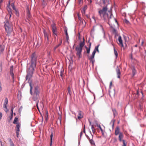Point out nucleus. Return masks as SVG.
I'll return each mask as SVG.
<instances>
[{"label": "nucleus", "mask_w": 146, "mask_h": 146, "mask_svg": "<svg viewBox=\"0 0 146 146\" xmlns=\"http://www.w3.org/2000/svg\"><path fill=\"white\" fill-rule=\"evenodd\" d=\"M95 54L94 52H92V55L88 57L89 59L90 60L91 62H92V64H94L95 62L94 59Z\"/></svg>", "instance_id": "9"}, {"label": "nucleus", "mask_w": 146, "mask_h": 146, "mask_svg": "<svg viewBox=\"0 0 146 146\" xmlns=\"http://www.w3.org/2000/svg\"><path fill=\"white\" fill-rule=\"evenodd\" d=\"M102 1L104 5L102 9H98V15L104 21H109L112 16L111 12L108 10L107 4H106L107 3L108 4L109 0H103Z\"/></svg>", "instance_id": "2"}, {"label": "nucleus", "mask_w": 146, "mask_h": 146, "mask_svg": "<svg viewBox=\"0 0 146 146\" xmlns=\"http://www.w3.org/2000/svg\"><path fill=\"white\" fill-rule=\"evenodd\" d=\"M112 85V82H110V86H109V88L110 89L111 88V86Z\"/></svg>", "instance_id": "48"}, {"label": "nucleus", "mask_w": 146, "mask_h": 146, "mask_svg": "<svg viewBox=\"0 0 146 146\" xmlns=\"http://www.w3.org/2000/svg\"><path fill=\"white\" fill-rule=\"evenodd\" d=\"M132 70L133 76L135 75L137 71L135 69V68L133 66V67L132 68Z\"/></svg>", "instance_id": "16"}, {"label": "nucleus", "mask_w": 146, "mask_h": 146, "mask_svg": "<svg viewBox=\"0 0 146 146\" xmlns=\"http://www.w3.org/2000/svg\"><path fill=\"white\" fill-rule=\"evenodd\" d=\"M143 43H144V42L143 41L142 42V43H141V45H143Z\"/></svg>", "instance_id": "62"}, {"label": "nucleus", "mask_w": 146, "mask_h": 146, "mask_svg": "<svg viewBox=\"0 0 146 146\" xmlns=\"http://www.w3.org/2000/svg\"><path fill=\"white\" fill-rule=\"evenodd\" d=\"M13 79V82H14L15 81V79H14V76H12Z\"/></svg>", "instance_id": "52"}, {"label": "nucleus", "mask_w": 146, "mask_h": 146, "mask_svg": "<svg viewBox=\"0 0 146 146\" xmlns=\"http://www.w3.org/2000/svg\"><path fill=\"white\" fill-rule=\"evenodd\" d=\"M122 142L123 144L122 146H126V143H125V141L123 139L122 140Z\"/></svg>", "instance_id": "37"}, {"label": "nucleus", "mask_w": 146, "mask_h": 146, "mask_svg": "<svg viewBox=\"0 0 146 146\" xmlns=\"http://www.w3.org/2000/svg\"><path fill=\"white\" fill-rule=\"evenodd\" d=\"M118 40L119 42V44L120 45L122 46H123L122 40L121 39V36H119L118 37Z\"/></svg>", "instance_id": "14"}, {"label": "nucleus", "mask_w": 146, "mask_h": 146, "mask_svg": "<svg viewBox=\"0 0 146 146\" xmlns=\"http://www.w3.org/2000/svg\"><path fill=\"white\" fill-rule=\"evenodd\" d=\"M15 106H12L11 108H13V109H14V108H15Z\"/></svg>", "instance_id": "63"}, {"label": "nucleus", "mask_w": 146, "mask_h": 146, "mask_svg": "<svg viewBox=\"0 0 146 146\" xmlns=\"http://www.w3.org/2000/svg\"><path fill=\"white\" fill-rule=\"evenodd\" d=\"M3 0H1L0 1V5H1L2 3V2L3 1Z\"/></svg>", "instance_id": "56"}, {"label": "nucleus", "mask_w": 146, "mask_h": 146, "mask_svg": "<svg viewBox=\"0 0 146 146\" xmlns=\"http://www.w3.org/2000/svg\"><path fill=\"white\" fill-rule=\"evenodd\" d=\"M86 7H85L81 11V12L82 13V14H85V8Z\"/></svg>", "instance_id": "33"}, {"label": "nucleus", "mask_w": 146, "mask_h": 146, "mask_svg": "<svg viewBox=\"0 0 146 146\" xmlns=\"http://www.w3.org/2000/svg\"><path fill=\"white\" fill-rule=\"evenodd\" d=\"M2 65L1 64H0V74L1 73L2 71Z\"/></svg>", "instance_id": "38"}, {"label": "nucleus", "mask_w": 146, "mask_h": 146, "mask_svg": "<svg viewBox=\"0 0 146 146\" xmlns=\"http://www.w3.org/2000/svg\"><path fill=\"white\" fill-rule=\"evenodd\" d=\"M90 40H88V42H89V48H91V44H92V43L91 42H90Z\"/></svg>", "instance_id": "41"}, {"label": "nucleus", "mask_w": 146, "mask_h": 146, "mask_svg": "<svg viewBox=\"0 0 146 146\" xmlns=\"http://www.w3.org/2000/svg\"><path fill=\"white\" fill-rule=\"evenodd\" d=\"M18 121V118L17 117H15L14 119V121H13V123L14 124H15L16 123V122H17Z\"/></svg>", "instance_id": "32"}, {"label": "nucleus", "mask_w": 146, "mask_h": 146, "mask_svg": "<svg viewBox=\"0 0 146 146\" xmlns=\"http://www.w3.org/2000/svg\"><path fill=\"white\" fill-rule=\"evenodd\" d=\"M10 1L9 2V4L7 5V10L9 12V18H10L11 16V14H12V12L11 11V9L10 8Z\"/></svg>", "instance_id": "10"}, {"label": "nucleus", "mask_w": 146, "mask_h": 146, "mask_svg": "<svg viewBox=\"0 0 146 146\" xmlns=\"http://www.w3.org/2000/svg\"><path fill=\"white\" fill-rule=\"evenodd\" d=\"M113 48L115 55L116 58H117L118 56L117 52V51L116 50L114 47H113Z\"/></svg>", "instance_id": "28"}, {"label": "nucleus", "mask_w": 146, "mask_h": 146, "mask_svg": "<svg viewBox=\"0 0 146 146\" xmlns=\"http://www.w3.org/2000/svg\"><path fill=\"white\" fill-rule=\"evenodd\" d=\"M123 136L122 133H120L119 136V139L120 142L122 141L123 139H122L123 138Z\"/></svg>", "instance_id": "17"}, {"label": "nucleus", "mask_w": 146, "mask_h": 146, "mask_svg": "<svg viewBox=\"0 0 146 146\" xmlns=\"http://www.w3.org/2000/svg\"><path fill=\"white\" fill-rule=\"evenodd\" d=\"M121 132H120L119 128V127H117L115 128V135H117L118 134H119Z\"/></svg>", "instance_id": "13"}, {"label": "nucleus", "mask_w": 146, "mask_h": 146, "mask_svg": "<svg viewBox=\"0 0 146 146\" xmlns=\"http://www.w3.org/2000/svg\"><path fill=\"white\" fill-rule=\"evenodd\" d=\"M52 136H53V133H52L50 135V140H51V142H52Z\"/></svg>", "instance_id": "44"}, {"label": "nucleus", "mask_w": 146, "mask_h": 146, "mask_svg": "<svg viewBox=\"0 0 146 146\" xmlns=\"http://www.w3.org/2000/svg\"><path fill=\"white\" fill-rule=\"evenodd\" d=\"M4 50V48L3 46L1 45L0 46V52H2Z\"/></svg>", "instance_id": "31"}, {"label": "nucleus", "mask_w": 146, "mask_h": 146, "mask_svg": "<svg viewBox=\"0 0 146 146\" xmlns=\"http://www.w3.org/2000/svg\"><path fill=\"white\" fill-rule=\"evenodd\" d=\"M38 102H39L38 101L36 102V107H37V109L39 110V108H38Z\"/></svg>", "instance_id": "47"}, {"label": "nucleus", "mask_w": 146, "mask_h": 146, "mask_svg": "<svg viewBox=\"0 0 146 146\" xmlns=\"http://www.w3.org/2000/svg\"><path fill=\"white\" fill-rule=\"evenodd\" d=\"M9 142H10V144L13 143L11 139H9Z\"/></svg>", "instance_id": "42"}, {"label": "nucleus", "mask_w": 146, "mask_h": 146, "mask_svg": "<svg viewBox=\"0 0 146 146\" xmlns=\"http://www.w3.org/2000/svg\"><path fill=\"white\" fill-rule=\"evenodd\" d=\"M11 6L12 7V8L13 9V10H14V9H16V8L15 7V6L14 4V3H11Z\"/></svg>", "instance_id": "34"}, {"label": "nucleus", "mask_w": 146, "mask_h": 146, "mask_svg": "<svg viewBox=\"0 0 146 146\" xmlns=\"http://www.w3.org/2000/svg\"><path fill=\"white\" fill-rule=\"evenodd\" d=\"M112 111L113 113L114 118L113 119H112L110 122V125L113 128L114 127V123L115 121V120L114 119V118L117 115V113L115 109H112Z\"/></svg>", "instance_id": "6"}, {"label": "nucleus", "mask_w": 146, "mask_h": 146, "mask_svg": "<svg viewBox=\"0 0 146 146\" xmlns=\"http://www.w3.org/2000/svg\"><path fill=\"white\" fill-rule=\"evenodd\" d=\"M11 146H15L14 143L11 144H10Z\"/></svg>", "instance_id": "57"}, {"label": "nucleus", "mask_w": 146, "mask_h": 146, "mask_svg": "<svg viewBox=\"0 0 146 146\" xmlns=\"http://www.w3.org/2000/svg\"><path fill=\"white\" fill-rule=\"evenodd\" d=\"M15 11V13L16 16L18 17H19V12L17 9H16L14 10Z\"/></svg>", "instance_id": "24"}, {"label": "nucleus", "mask_w": 146, "mask_h": 146, "mask_svg": "<svg viewBox=\"0 0 146 146\" xmlns=\"http://www.w3.org/2000/svg\"><path fill=\"white\" fill-rule=\"evenodd\" d=\"M4 27L6 32L7 33V36H9L13 32V28L12 23L9 22L7 20L4 22Z\"/></svg>", "instance_id": "3"}, {"label": "nucleus", "mask_w": 146, "mask_h": 146, "mask_svg": "<svg viewBox=\"0 0 146 146\" xmlns=\"http://www.w3.org/2000/svg\"><path fill=\"white\" fill-rule=\"evenodd\" d=\"M98 127H99V128L100 129V130H101L102 133L103 134H104V133L103 132V131L102 129V128H101L100 125H98Z\"/></svg>", "instance_id": "35"}, {"label": "nucleus", "mask_w": 146, "mask_h": 146, "mask_svg": "<svg viewBox=\"0 0 146 146\" xmlns=\"http://www.w3.org/2000/svg\"><path fill=\"white\" fill-rule=\"evenodd\" d=\"M85 135H86V137H87V139H88L89 140H89H90V137H89L88 135H87L86 134H85Z\"/></svg>", "instance_id": "51"}, {"label": "nucleus", "mask_w": 146, "mask_h": 146, "mask_svg": "<svg viewBox=\"0 0 146 146\" xmlns=\"http://www.w3.org/2000/svg\"><path fill=\"white\" fill-rule=\"evenodd\" d=\"M90 134L92 135V139L93 137V135L92 134L91 131H90Z\"/></svg>", "instance_id": "59"}, {"label": "nucleus", "mask_w": 146, "mask_h": 146, "mask_svg": "<svg viewBox=\"0 0 146 146\" xmlns=\"http://www.w3.org/2000/svg\"><path fill=\"white\" fill-rule=\"evenodd\" d=\"M60 43L58 44V45H56L54 48V51H55L56 50V49L58 48V47H59L61 44L62 42V39H60Z\"/></svg>", "instance_id": "19"}, {"label": "nucleus", "mask_w": 146, "mask_h": 146, "mask_svg": "<svg viewBox=\"0 0 146 146\" xmlns=\"http://www.w3.org/2000/svg\"><path fill=\"white\" fill-rule=\"evenodd\" d=\"M8 103V100L7 98H5V102L4 103L3 106H7Z\"/></svg>", "instance_id": "26"}, {"label": "nucleus", "mask_w": 146, "mask_h": 146, "mask_svg": "<svg viewBox=\"0 0 146 146\" xmlns=\"http://www.w3.org/2000/svg\"><path fill=\"white\" fill-rule=\"evenodd\" d=\"M52 31H57V29L56 27L55 24L53 23L51 25Z\"/></svg>", "instance_id": "18"}, {"label": "nucleus", "mask_w": 146, "mask_h": 146, "mask_svg": "<svg viewBox=\"0 0 146 146\" xmlns=\"http://www.w3.org/2000/svg\"><path fill=\"white\" fill-rule=\"evenodd\" d=\"M80 24L83 25V26L85 27L86 26V23L84 19H83L82 20H81L80 21Z\"/></svg>", "instance_id": "20"}, {"label": "nucleus", "mask_w": 146, "mask_h": 146, "mask_svg": "<svg viewBox=\"0 0 146 146\" xmlns=\"http://www.w3.org/2000/svg\"><path fill=\"white\" fill-rule=\"evenodd\" d=\"M16 128H17V129L16 130V133L17 135V136L18 137L19 135V131H20L19 128L21 126V124L19 122H17L16 123Z\"/></svg>", "instance_id": "8"}, {"label": "nucleus", "mask_w": 146, "mask_h": 146, "mask_svg": "<svg viewBox=\"0 0 146 146\" xmlns=\"http://www.w3.org/2000/svg\"><path fill=\"white\" fill-rule=\"evenodd\" d=\"M102 30H103V33H104V38H105V32L104 31V29H102Z\"/></svg>", "instance_id": "46"}, {"label": "nucleus", "mask_w": 146, "mask_h": 146, "mask_svg": "<svg viewBox=\"0 0 146 146\" xmlns=\"http://www.w3.org/2000/svg\"><path fill=\"white\" fill-rule=\"evenodd\" d=\"M64 31L66 35L67 42H68V41L69 40V37L67 33V29H65Z\"/></svg>", "instance_id": "15"}, {"label": "nucleus", "mask_w": 146, "mask_h": 146, "mask_svg": "<svg viewBox=\"0 0 146 146\" xmlns=\"http://www.w3.org/2000/svg\"><path fill=\"white\" fill-rule=\"evenodd\" d=\"M52 32L54 35H56V36H57V31H52Z\"/></svg>", "instance_id": "43"}, {"label": "nucleus", "mask_w": 146, "mask_h": 146, "mask_svg": "<svg viewBox=\"0 0 146 146\" xmlns=\"http://www.w3.org/2000/svg\"><path fill=\"white\" fill-rule=\"evenodd\" d=\"M43 33L45 44H48L49 43V38L50 33H47L45 30L44 31Z\"/></svg>", "instance_id": "5"}, {"label": "nucleus", "mask_w": 146, "mask_h": 146, "mask_svg": "<svg viewBox=\"0 0 146 146\" xmlns=\"http://www.w3.org/2000/svg\"><path fill=\"white\" fill-rule=\"evenodd\" d=\"M83 132L85 133V125H84V128L83 129Z\"/></svg>", "instance_id": "49"}, {"label": "nucleus", "mask_w": 146, "mask_h": 146, "mask_svg": "<svg viewBox=\"0 0 146 146\" xmlns=\"http://www.w3.org/2000/svg\"><path fill=\"white\" fill-rule=\"evenodd\" d=\"M63 74L60 73V76L61 77H62Z\"/></svg>", "instance_id": "60"}, {"label": "nucleus", "mask_w": 146, "mask_h": 146, "mask_svg": "<svg viewBox=\"0 0 146 146\" xmlns=\"http://www.w3.org/2000/svg\"><path fill=\"white\" fill-rule=\"evenodd\" d=\"M23 109V107L22 106H21L20 107L19 110V113H21V112L22 111V110Z\"/></svg>", "instance_id": "36"}, {"label": "nucleus", "mask_w": 146, "mask_h": 146, "mask_svg": "<svg viewBox=\"0 0 146 146\" xmlns=\"http://www.w3.org/2000/svg\"><path fill=\"white\" fill-rule=\"evenodd\" d=\"M37 58V56L35 52H33L30 58V65L29 68L27 70V74L26 77V80H28L30 88V92L33 95V98L34 101H36L39 97L40 93V88L37 85L32 83L30 79L32 77L36 67Z\"/></svg>", "instance_id": "1"}, {"label": "nucleus", "mask_w": 146, "mask_h": 146, "mask_svg": "<svg viewBox=\"0 0 146 146\" xmlns=\"http://www.w3.org/2000/svg\"><path fill=\"white\" fill-rule=\"evenodd\" d=\"M85 44V40L83 38V41H81L79 45H78L76 47L75 50L77 52L76 55L79 58L81 57V55L82 52V48Z\"/></svg>", "instance_id": "4"}, {"label": "nucleus", "mask_w": 146, "mask_h": 146, "mask_svg": "<svg viewBox=\"0 0 146 146\" xmlns=\"http://www.w3.org/2000/svg\"><path fill=\"white\" fill-rule=\"evenodd\" d=\"M92 18L95 21H96L95 17L94 16H92Z\"/></svg>", "instance_id": "55"}, {"label": "nucleus", "mask_w": 146, "mask_h": 146, "mask_svg": "<svg viewBox=\"0 0 146 146\" xmlns=\"http://www.w3.org/2000/svg\"><path fill=\"white\" fill-rule=\"evenodd\" d=\"M91 128L93 133L94 134L96 132L95 129L93 125H91Z\"/></svg>", "instance_id": "27"}, {"label": "nucleus", "mask_w": 146, "mask_h": 146, "mask_svg": "<svg viewBox=\"0 0 146 146\" xmlns=\"http://www.w3.org/2000/svg\"><path fill=\"white\" fill-rule=\"evenodd\" d=\"M42 5L44 7H45L47 5V3L48 2L49 0H42Z\"/></svg>", "instance_id": "22"}, {"label": "nucleus", "mask_w": 146, "mask_h": 146, "mask_svg": "<svg viewBox=\"0 0 146 146\" xmlns=\"http://www.w3.org/2000/svg\"><path fill=\"white\" fill-rule=\"evenodd\" d=\"M99 45H98L97 46H96L95 48V49L94 51H93V52H94V54H95L96 53V51H97L98 52H99V50L98 49V48L99 47Z\"/></svg>", "instance_id": "21"}, {"label": "nucleus", "mask_w": 146, "mask_h": 146, "mask_svg": "<svg viewBox=\"0 0 146 146\" xmlns=\"http://www.w3.org/2000/svg\"><path fill=\"white\" fill-rule=\"evenodd\" d=\"M52 142L51 141V140H50V146H51L52 145Z\"/></svg>", "instance_id": "61"}, {"label": "nucleus", "mask_w": 146, "mask_h": 146, "mask_svg": "<svg viewBox=\"0 0 146 146\" xmlns=\"http://www.w3.org/2000/svg\"><path fill=\"white\" fill-rule=\"evenodd\" d=\"M68 94L70 96H71V91L70 88L69 86H68Z\"/></svg>", "instance_id": "25"}, {"label": "nucleus", "mask_w": 146, "mask_h": 146, "mask_svg": "<svg viewBox=\"0 0 146 146\" xmlns=\"http://www.w3.org/2000/svg\"><path fill=\"white\" fill-rule=\"evenodd\" d=\"M9 72L10 75L11 76H14L13 73V65L10 67Z\"/></svg>", "instance_id": "12"}, {"label": "nucleus", "mask_w": 146, "mask_h": 146, "mask_svg": "<svg viewBox=\"0 0 146 146\" xmlns=\"http://www.w3.org/2000/svg\"><path fill=\"white\" fill-rule=\"evenodd\" d=\"M125 21L126 23L127 24L129 23V21L126 19H125Z\"/></svg>", "instance_id": "45"}, {"label": "nucleus", "mask_w": 146, "mask_h": 146, "mask_svg": "<svg viewBox=\"0 0 146 146\" xmlns=\"http://www.w3.org/2000/svg\"><path fill=\"white\" fill-rule=\"evenodd\" d=\"M46 113L47 116H48V111H46Z\"/></svg>", "instance_id": "64"}, {"label": "nucleus", "mask_w": 146, "mask_h": 146, "mask_svg": "<svg viewBox=\"0 0 146 146\" xmlns=\"http://www.w3.org/2000/svg\"><path fill=\"white\" fill-rule=\"evenodd\" d=\"M89 142L90 144L92 146H95V144L94 141L92 139H90Z\"/></svg>", "instance_id": "23"}, {"label": "nucleus", "mask_w": 146, "mask_h": 146, "mask_svg": "<svg viewBox=\"0 0 146 146\" xmlns=\"http://www.w3.org/2000/svg\"><path fill=\"white\" fill-rule=\"evenodd\" d=\"M78 19L80 21H81V20H82L83 19H82L79 16V14H78Z\"/></svg>", "instance_id": "40"}, {"label": "nucleus", "mask_w": 146, "mask_h": 146, "mask_svg": "<svg viewBox=\"0 0 146 146\" xmlns=\"http://www.w3.org/2000/svg\"><path fill=\"white\" fill-rule=\"evenodd\" d=\"M85 47L86 48L87 51V53L88 54H89L90 51V48H88L86 46H85Z\"/></svg>", "instance_id": "29"}, {"label": "nucleus", "mask_w": 146, "mask_h": 146, "mask_svg": "<svg viewBox=\"0 0 146 146\" xmlns=\"http://www.w3.org/2000/svg\"><path fill=\"white\" fill-rule=\"evenodd\" d=\"M2 90V88L1 87V83L0 82V91H1Z\"/></svg>", "instance_id": "54"}, {"label": "nucleus", "mask_w": 146, "mask_h": 146, "mask_svg": "<svg viewBox=\"0 0 146 146\" xmlns=\"http://www.w3.org/2000/svg\"><path fill=\"white\" fill-rule=\"evenodd\" d=\"M63 72H64V70H63L61 69V71H60V73H62V74H63Z\"/></svg>", "instance_id": "53"}, {"label": "nucleus", "mask_w": 146, "mask_h": 146, "mask_svg": "<svg viewBox=\"0 0 146 146\" xmlns=\"http://www.w3.org/2000/svg\"><path fill=\"white\" fill-rule=\"evenodd\" d=\"M82 131L80 133V137H81L82 136Z\"/></svg>", "instance_id": "50"}, {"label": "nucleus", "mask_w": 146, "mask_h": 146, "mask_svg": "<svg viewBox=\"0 0 146 146\" xmlns=\"http://www.w3.org/2000/svg\"><path fill=\"white\" fill-rule=\"evenodd\" d=\"M3 108L4 109V111L6 112H7L8 111V110L7 108V106H3Z\"/></svg>", "instance_id": "30"}, {"label": "nucleus", "mask_w": 146, "mask_h": 146, "mask_svg": "<svg viewBox=\"0 0 146 146\" xmlns=\"http://www.w3.org/2000/svg\"><path fill=\"white\" fill-rule=\"evenodd\" d=\"M113 32L115 33V34H117V32L116 30L115 29H113Z\"/></svg>", "instance_id": "39"}, {"label": "nucleus", "mask_w": 146, "mask_h": 146, "mask_svg": "<svg viewBox=\"0 0 146 146\" xmlns=\"http://www.w3.org/2000/svg\"><path fill=\"white\" fill-rule=\"evenodd\" d=\"M13 108H11V112L12 113H13Z\"/></svg>", "instance_id": "58"}, {"label": "nucleus", "mask_w": 146, "mask_h": 146, "mask_svg": "<svg viewBox=\"0 0 146 146\" xmlns=\"http://www.w3.org/2000/svg\"><path fill=\"white\" fill-rule=\"evenodd\" d=\"M116 71L117 74V77L118 78H120L121 75V72L120 71V70L119 69L118 66H117V67L116 69Z\"/></svg>", "instance_id": "11"}, {"label": "nucleus", "mask_w": 146, "mask_h": 146, "mask_svg": "<svg viewBox=\"0 0 146 146\" xmlns=\"http://www.w3.org/2000/svg\"><path fill=\"white\" fill-rule=\"evenodd\" d=\"M78 115H77V118H76V117H75V118L76 119V121H78V120H80L84 116V113L81 111H78Z\"/></svg>", "instance_id": "7"}]
</instances>
